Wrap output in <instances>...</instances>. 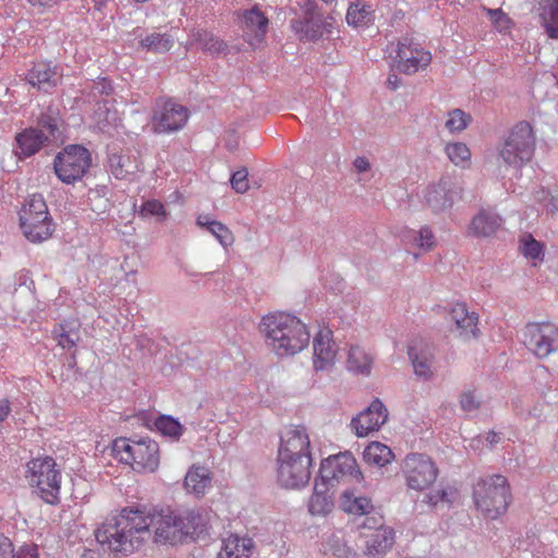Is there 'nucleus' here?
I'll return each instance as SVG.
<instances>
[{
    "label": "nucleus",
    "mask_w": 558,
    "mask_h": 558,
    "mask_svg": "<svg viewBox=\"0 0 558 558\" xmlns=\"http://www.w3.org/2000/svg\"><path fill=\"white\" fill-rule=\"evenodd\" d=\"M179 520L180 513L170 508L157 510L147 506H129L107 518L96 530L95 536L116 556H128L150 538V527L155 529V541L158 543L182 542L183 527Z\"/></svg>",
    "instance_id": "nucleus-1"
},
{
    "label": "nucleus",
    "mask_w": 558,
    "mask_h": 558,
    "mask_svg": "<svg viewBox=\"0 0 558 558\" xmlns=\"http://www.w3.org/2000/svg\"><path fill=\"white\" fill-rule=\"evenodd\" d=\"M259 329L274 349H307L310 344L307 326L287 312L278 311L263 316Z\"/></svg>",
    "instance_id": "nucleus-2"
},
{
    "label": "nucleus",
    "mask_w": 558,
    "mask_h": 558,
    "mask_svg": "<svg viewBox=\"0 0 558 558\" xmlns=\"http://www.w3.org/2000/svg\"><path fill=\"white\" fill-rule=\"evenodd\" d=\"M473 499L476 508L487 518L497 519L508 510L511 502L508 480L500 474L480 478L473 487Z\"/></svg>",
    "instance_id": "nucleus-3"
},
{
    "label": "nucleus",
    "mask_w": 558,
    "mask_h": 558,
    "mask_svg": "<svg viewBox=\"0 0 558 558\" xmlns=\"http://www.w3.org/2000/svg\"><path fill=\"white\" fill-rule=\"evenodd\" d=\"M25 477L29 486L35 488L37 496L46 504L51 506L60 504L62 476L53 458L46 456L28 461Z\"/></svg>",
    "instance_id": "nucleus-4"
},
{
    "label": "nucleus",
    "mask_w": 558,
    "mask_h": 558,
    "mask_svg": "<svg viewBox=\"0 0 558 558\" xmlns=\"http://www.w3.org/2000/svg\"><path fill=\"white\" fill-rule=\"evenodd\" d=\"M535 136L526 121L517 123L505 137L499 149L500 159L509 167L521 169L534 154Z\"/></svg>",
    "instance_id": "nucleus-5"
},
{
    "label": "nucleus",
    "mask_w": 558,
    "mask_h": 558,
    "mask_svg": "<svg viewBox=\"0 0 558 558\" xmlns=\"http://www.w3.org/2000/svg\"><path fill=\"white\" fill-rule=\"evenodd\" d=\"M20 220L25 236L32 242H43L52 234V219L45 198L40 194H33L27 198L22 208Z\"/></svg>",
    "instance_id": "nucleus-6"
},
{
    "label": "nucleus",
    "mask_w": 558,
    "mask_h": 558,
    "mask_svg": "<svg viewBox=\"0 0 558 558\" xmlns=\"http://www.w3.org/2000/svg\"><path fill=\"white\" fill-rule=\"evenodd\" d=\"M302 15L290 21L292 32L301 41H318L325 34H331V23L317 10L314 0H299Z\"/></svg>",
    "instance_id": "nucleus-7"
},
{
    "label": "nucleus",
    "mask_w": 558,
    "mask_h": 558,
    "mask_svg": "<svg viewBox=\"0 0 558 558\" xmlns=\"http://www.w3.org/2000/svg\"><path fill=\"white\" fill-rule=\"evenodd\" d=\"M90 162L88 149L81 145H70L56 156L53 167L57 177L62 182L71 184L83 178Z\"/></svg>",
    "instance_id": "nucleus-8"
},
{
    "label": "nucleus",
    "mask_w": 558,
    "mask_h": 558,
    "mask_svg": "<svg viewBox=\"0 0 558 558\" xmlns=\"http://www.w3.org/2000/svg\"><path fill=\"white\" fill-rule=\"evenodd\" d=\"M432 62V53L413 38L399 39L393 58V66L400 73L413 75L425 70Z\"/></svg>",
    "instance_id": "nucleus-9"
},
{
    "label": "nucleus",
    "mask_w": 558,
    "mask_h": 558,
    "mask_svg": "<svg viewBox=\"0 0 558 558\" xmlns=\"http://www.w3.org/2000/svg\"><path fill=\"white\" fill-rule=\"evenodd\" d=\"M409 488L424 490L428 488L438 475V469L429 457L423 453L408 454L401 465Z\"/></svg>",
    "instance_id": "nucleus-10"
},
{
    "label": "nucleus",
    "mask_w": 558,
    "mask_h": 558,
    "mask_svg": "<svg viewBox=\"0 0 558 558\" xmlns=\"http://www.w3.org/2000/svg\"><path fill=\"white\" fill-rule=\"evenodd\" d=\"M319 476L323 486H333L336 482L339 483L347 477L356 482L363 481V474L359 469L355 458L348 451L323 460Z\"/></svg>",
    "instance_id": "nucleus-11"
},
{
    "label": "nucleus",
    "mask_w": 558,
    "mask_h": 558,
    "mask_svg": "<svg viewBox=\"0 0 558 558\" xmlns=\"http://www.w3.org/2000/svg\"><path fill=\"white\" fill-rule=\"evenodd\" d=\"M440 310L439 314L453 325L463 340L477 339L481 336L480 315L475 311H470L465 302L454 301Z\"/></svg>",
    "instance_id": "nucleus-12"
},
{
    "label": "nucleus",
    "mask_w": 558,
    "mask_h": 558,
    "mask_svg": "<svg viewBox=\"0 0 558 558\" xmlns=\"http://www.w3.org/2000/svg\"><path fill=\"white\" fill-rule=\"evenodd\" d=\"M189 119L186 107L172 100L155 102L151 125L155 133H170L182 129Z\"/></svg>",
    "instance_id": "nucleus-13"
},
{
    "label": "nucleus",
    "mask_w": 558,
    "mask_h": 558,
    "mask_svg": "<svg viewBox=\"0 0 558 558\" xmlns=\"http://www.w3.org/2000/svg\"><path fill=\"white\" fill-rule=\"evenodd\" d=\"M517 337L526 349H558V326L551 322L527 323Z\"/></svg>",
    "instance_id": "nucleus-14"
},
{
    "label": "nucleus",
    "mask_w": 558,
    "mask_h": 558,
    "mask_svg": "<svg viewBox=\"0 0 558 558\" xmlns=\"http://www.w3.org/2000/svg\"><path fill=\"white\" fill-rule=\"evenodd\" d=\"M277 477L281 486L300 488L311 478L312 458H277Z\"/></svg>",
    "instance_id": "nucleus-15"
},
{
    "label": "nucleus",
    "mask_w": 558,
    "mask_h": 558,
    "mask_svg": "<svg viewBox=\"0 0 558 558\" xmlns=\"http://www.w3.org/2000/svg\"><path fill=\"white\" fill-rule=\"evenodd\" d=\"M312 458L306 428L301 425L287 427L280 436L278 458Z\"/></svg>",
    "instance_id": "nucleus-16"
},
{
    "label": "nucleus",
    "mask_w": 558,
    "mask_h": 558,
    "mask_svg": "<svg viewBox=\"0 0 558 558\" xmlns=\"http://www.w3.org/2000/svg\"><path fill=\"white\" fill-rule=\"evenodd\" d=\"M388 418V410L379 399H375L368 408L352 418L351 427L357 437H365L378 430Z\"/></svg>",
    "instance_id": "nucleus-17"
},
{
    "label": "nucleus",
    "mask_w": 558,
    "mask_h": 558,
    "mask_svg": "<svg viewBox=\"0 0 558 558\" xmlns=\"http://www.w3.org/2000/svg\"><path fill=\"white\" fill-rule=\"evenodd\" d=\"M458 195V190L450 178H441L437 183L426 187L424 199L435 213L450 208Z\"/></svg>",
    "instance_id": "nucleus-18"
},
{
    "label": "nucleus",
    "mask_w": 558,
    "mask_h": 558,
    "mask_svg": "<svg viewBox=\"0 0 558 558\" xmlns=\"http://www.w3.org/2000/svg\"><path fill=\"white\" fill-rule=\"evenodd\" d=\"M48 143V135L44 130L29 126L16 133L13 153L19 160L36 155Z\"/></svg>",
    "instance_id": "nucleus-19"
},
{
    "label": "nucleus",
    "mask_w": 558,
    "mask_h": 558,
    "mask_svg": "<svg viewBox=\"0 0 558 558\" xmlns=\"http://www.w3.org/2000/svg\"><path fill=\"white\" fill-rule=\"evenodd\" d=\"M131 464L138 471L154 472L159 465V446L149 438L133 440Z\"/></svg>",
    "instance_id": "nucleus-20"
},
{
    "label": "nucleus",
    "mask_w": 558,
    "mask_h": 558,
    "mask_svg": "<svg viewBox=\"0 0 558 558\" xmlns=\"http://www.w3.org/2000/svg\"><path fill=\"white\" fill-rule=\"evenodd\" d=\"M244 34L251 46L256 47L262 44L267 32L269 20L257 5L244 11L243 13Z\"/></svg>",
    "instance_id": "nucleus-21"
},
{
    "label": "nucleus",
    "mask_w": 558,
    "mask_h": 558,
    "mask_svg": "<svg viewBox=\"0 0 558 558\" xmlns=\"http://www.w3.org/2000/svg\"><path fill=\"white\" fill-rule=\"evenodd\" d=\"M60 78L61 75L58 73L57 66L46 61L34 63L26 74V81L33 87L46 93L53 89L58 85Z\"/></svg>",
    "instance_id": "nucleus-22"
},
{
    "label": "nucleus",
    "mask_w": 558,
    "mask_h": 558,
    "mask_svg": "<svg viewBox=\"0 0 558 558\" xmlns=\"http://www.w3.org/2000/svg\"><path fill=\"white\" fill-rule=\"evenodd\" d=\"M502 223V218L494 209L482 208L472 218L468 232L476 238H486L495 234Z\"/></svg>",
    "instance_id": "nucleus-23"
},
{
    "label": "nucleus",
    "mask_w": 558,
    "mask_h": 558,
    "mask_svg": "<svg viewBox=\"0 0 558 558\" xmlns=\"http://www.w3.org/2000/svg\"><path fill=\"white\" fill-rule=\"evenodd\" d=\"M187 48H196L211 56L225 53L227 44L204 28H193L189 35Z\"/></svg>",
    "instance_id": "nucleus-24"
},
{
    "label": "nucleus",
    "mask_w": 558,
    "mask_h": 558,
    "mask_svg": "<svg viewBox=\"0 0 558 558\" xmlns=\"http://www.w3.org/2000/svg\"><path fill=\"white\" fill-rule=\"evenodd\" d=\"M108 162L111 173L118 180L132 181L141 170V162L138 158L130 151L110 154Z\"/></svg>",
    "instance_id": "nucleus-25"
},
{
    "label": "nucleus",
    "mask_w": 558,
    "mask_h": 558,
    "mask_svg": "<svg viewBox=\"0 0 558 558\" xmlns=\"http://www.w3.org/2000/svg\"><path fill=\"white\" fill-rule=\"evenodd\" d=\"M402 241L409 250H418L417 253H413L415 260L422 253L430 252L436 246V236L428 226H423L418 230H405Z\"/></svg>",
    "instance_id": "nucleus-26"
},
{
    "label": "nucleus",
    "mask_w": 558,
    "mask_h": 558,
    "mask_svg": "<svg viewBox=\"0 0 558 558\" xmlns=\"http://www.w3.org/2000/svg\"><path fill=\"white\" fill-rule=\"evenodd\" d=\"M93 121L100 132L111 135L120 125L122 119L120 112L113 107L112 101L104 100L94 110Z\"/></svg>",
    "instance_id": "nucleus-27"
},
{
    "label": "nucleus",
    "mask_w": 558,
    "mask_h": 558,
    "mask_svg": "<svg viewBox=\"0 0 558 558\" xmlns=\"http://www.w3.org/2000/svg\"><path fill=\"white\" fill-rule=\"evenodd\" d=\"M395 533L393 530L380 525L368 536L366 542V553L373 558L383 557L393 545Z\"/></svg>",
    "instance_id": "nucleus-28"
},
{
    "label": "nucleus",
    "mask_w": 558,
    "mask_h": 558,
    "mask_svg": "<svg viewBox=\"0 0 558 558\" xmlns=\"http://www.w3.org/2000/svg\"><path fill=\"white\" fill-rule=\"evenodd\" d=\"M196 225L213 234L225 248L231 246L234 242L232 231L225 223L213 219L208 214L198 215Z\"/></svg>",
    "instance_id": "nucleus-29"
},
{
    "label": "nucleus",
    "mask_w": 558,
    "mask_h": 558,
    "mask_svg": "<svg viewBox=\"0 0 558 558\" xmlns=\"http://www.w3.org/2000/svg\"><path fill=\"white\" fill-rule=\"evenodd\" d=\"M253 541L248 537L229 535L222 541L218 558H248L252 554Z\"/></svg>",
    "instance_id": "nucleus-30"
},
{
    "label": "nucleus",
    "mask_w": 558,
    "mask_h": 558,
    "mask_svg": "<svg viewBox=\"0 0 558 558\" xmlns=\"http://www.w3.org/2000/svg\"><path fill=\"white\" fill-rule=\"evenodd\" d=\"M414 373L423 380L433 378L437 371V361L433 351H408Z\"/></svg>",
    "instance_id": "nucleus-31"
},
{
    "label": "nucleus",
    "mask_w": 558,
    "mask_h": 558,
    "mask_svg": "<svg viewBox=\"0 0 558 558\" xmlns=\"http://www.w3.org/2000/svg\"><path fill=\"white\" fill-rule=\"evenodd\" d=\"M180 526H182V539L196 538L203 534L207 526V518L197 510H187L180 513Z\"/></svg>",
    "instance_id": "nucleus-32"
},
{
    "label": "nucleus",
    "mask_w": 558,
    "mask_h": 558,
    "mask_svg": "<svg viewBox=\"0 0 558 558\" xmlns=\"http://www.w3.org/2000/svg\"><path fill=\"white\" fill-rule=\"evenodd\" d=\"M328 486L315 483L314 493L308 502V511L313 515H326L333 508V500L328 494Z\"/></svg>",
    "instance_id": "nucleus-33"
},
{
    "label": "nucleus",
    "mask_w": 558,
    "mask_h": 558,
    "mask_svg": "<svg viewBox=\"0 0 558 558\" xmlns=\"http://www.w3.org/2000/svg\"><path fill=\"white\" fill-rule=\"evenodd\" d=\"M211 478L207 469L203 466H193L189 470L184 486L189 493H193L196 496L205 494L207 487H209Z\"/></svg>",
    "instance_id": "nucleus-34"
},
{
    "label": "nucleus",
    "mask_w": 558,
    "mask_h": 558,
    "mask_svg": "<svg viewBox=\"0 0 558 558\" xmlns=\"http://www.w3.org/2000/svg\"><path fill=\"white\" fill-rule=\"evenodd\" d=\"M519 251L525 258L531 260L533 266L544 260V245L542 242L534 239L531 233H524L520 236Z\"/></svg>",
    "instance_id": "nucleus-35"
},
{
    "label": "nucleus",
    "mask_w": 558,
    "mask_h": 558,
    "mask_svg": "<svg viewBox=\"0 0 558 558\" xmlns=\"http://www.w3.org/2000/svg\"><path fill=\"white\" fill-rule=\"evenodd\" d=\"M340 506L343 511L355 515H363L369 513L373 505L369 498L364 496H355L352 492L345 490L340 500Z\"/></svg>",
    "instance_id": "nucleus-36"
},
{
    "label": "nucleus",
    "mask_w": 558,
    "mask_h": 558,
    "mask_svg": "<svg viewBox=\"0 0 558 558\" xmlns=\"http://www.w3.org/2000/svg\"><path fill=\"white\" fill-rule=\"evenodd\" d=\"M541 21L547 36L558 39V0H548L542 5Z\"/></svg>",
    "instance_id": "nucleus-37"
},
{
    "label": "nucleus",
    "mask_w": 558,
    "mask_h": 558,
    "mask_svg": "<svg viewBox=\"0 0 558 558\" xmlns=\"http://www.w3.org/2000/svg\"><path fill=\"white\" fill-rule=\"evenodd\" d=\"M173 44V37L166 33H150L140 41L142 48L154 53H166L172 48Z\"/></svg>",
    "instance_id": "nucleus-38"
},
{
    "label": "nucleus",
    "mask_w": 558,
    "mask_h": 558,
    "mask_svg": "<svg viewBox=\"0 0 558 558\" xmlns=\"http://www.w3.org/2000/svg\"><path fill=\"white\" fill-rule=\"evenodd\" d=\"M363 458L368 464L384 466L391 461L393 454L388 446L374 441L364 449Z\"/></svg>",
    "instance_id": "nucleus-39"
},
{
    "label": "nucleus",
    "mask_w": 558,
    "mask_h": 558,
    "mask_svg": "<svg viewBox=\"0 0 558 558\" xmlns=\"http://www.w3.org/2000/svg\"><path fill=\"white\" fill-rule=\"evenodd\" d=\"M374 357L366 351H348L347 368L349 372L369 375Z\"/></svg>",
    "instance_id": "nucleus-40"
},
{
    "label": "nucleus",
    "mask_w": 558,
    "mask_h": 558,
    "mask_svg": "<svg viewBox=\"0 0 558 558\" xmlns=\"http://www.w3.org/2000/svg\"><path fill=\"white\" fill-rule=\"evenodd\" d=\"M445 154L457 167L468 168L471 162V150L465 143L449 142L445 145Z\"/></svg>",
    "instance_id": "nucleus-41"
},
{
    "label": "nucleus",
    "mask_w": 558,
    "mask_h": 558,
    "mask_svg": "<svg viewBox=\"0 0 558 558\" xmlns=\"http://www.w3.org/2000/svg\"><path fill=\"white\" fill-rule=\"evenodd\" d=\"M114 88L111 80L107 77H99L93 81L88 87L87 98L89 101H95L96 105L102 104L104 100H110L109 97L113 95Z\"/></svg>",
    "instance_id": "nucleus-42"
},
{
    "label": "nucleus",
    "mask_w": 558,
    "mask_h": 558,
    "mask_svg": "<svg viewBox=\"0 0 558 558\" xmlns=\"http://www.w3.org/2000/svg\"><path fill=\"white\" fill-rule=\"evenodd\" d=\"M345 17L349 25L355 27L365 26L372 21L371 7L362 1L352 3L347 11Z\"/></svg>",
    "instance_id": "nucleus-43"
},
{
    "label": "nucleus",
    "mask_w": 558,
    "mask_h": 558,
    "mask_svg": "<svg viewBox=\"0 0 558 558\" xmlns=\"http://www.w3.org/2000/svg\"><path fill=\"white\" fill-rule=\"evenodd\" d=\"M157 430L172 440H179L182 436L184 427L183 425L171 415H160L155 421Z\"/></svg>",
    "instance_id": "nucleus-44"
},
{
    "label": "nucleus",
    "mask_w": 558,
    "mask_h": 558,
    "mask_svg": "<svg viewBox=\"0 0 558 558\" xmlns=\"http://www.w3.org/2000/svg\"><path fill=\"white\" fill-rule=\"evenodd\" d=\"M52 338L61 349H72L80 340L78 330L60 324L52 330Z\"/></svg>",
    "instance_id": "nucleus-45"
},
{
    "label": "nucleus",
    "mask_w": 558,
    "mask_h": 558,
    "mask_svg": "<svg viewBox=\"0 0 558 558\" xmlns=\"http://www.w3.org/2000/svg\"><path fill=\"white\" fill-rule=\"evenodd\" d=\"M471 116L461 109H453L448 112L445 128L450 133H459L468 128L471 122Z\"/></svg>",
    "instance_id": "nucleus-46"
},
{
    "label": "nucleus",
    "mask_w": 558,
    "mask_h": 558,
    "mask_svg": "<svg viewBox=\"0 0 558 558\" xmlns=\"http://www.w3.org/2000/svg\"><path fill=\"white\" fill-rule=\"evenodd\" d=\"M133 440L134 439L118 438L113 441L112 451L123 463L131 464Z\"/></svg>",
    "instance_id": "nucleus-47"
},
{
    "label": "nucleus",
    "mask_w": 558,
    "mask_h": 558,
    "mask_svg": "<svg viewBox=\"0 0 558 558\" xmlns=\"http://www.w3.org/2000/svg\"><path fill=\"white\" fill-rule=\"evenodd\" d=\"M337 351H314L313 366L316 372L330 371L335 365Z\"/></svg>",
    "instance_id": "nucleus-48"
},
{
    "label": "nucleus",
    "mask_w": 558,
    "mask_h": 558,
    "mask_svg": "<svg viewBox=\"0 0 558 558\" xmlns=\"http://www.w3.org/2000/svg\"><path fill=\"white\" fill-rule=\"evenodd\" d=\"M140 214L143 217L157 216L165 219L168 215L165 205L158 199H147L142 206Z\"/></svg>",
    "instance_id": "nucleus-49"
},
{
    "label": "nucleus",
    "mask_w": 558,
    "mask_h": 558,
    "mask_svg": "<svg viewBox=\"0 0 558 558\" xmlns=\"http://www.w3.org/2000/svg\"><path fill=\"white\" fill-rule=\"evenodd\" d=\"M332 337V330L328 326L319 325L313 338V349H330Z\"/></svg>",
    "instance_id": "nucleus-50"
},
{
    "label": "nucleus",
    "mask_w": 558,
    "mask_h": 558,
    "mask_svg": "<svg viewBox=\"0 0 558 558\" xmlns=\"http://www.w3.org/2000/svg\"><path fill=\"white\" fill-rule=\"evenodd\" d=\"M460 408L464 412H473L481 408L482 400L474 390H465L460 395Z\"/></svg>",
    "instance_id": "nucleus-51"
},
{
    "label": "nucleus",
    "mask_w": 558,
    "mask_h": 558,
    "mask_svg": "<svg viewBox=\"0 0 558 558\" xmlns=\"http://www.w3.org/2000/svg\"><path fill=\"white\" fill-rule=\"evenodd\" d=\"M38 130H44V132L48 135V141L51 136H54L56 131L58 130V121L57 118L49 113H41L37 120Z\"/></svg>",
    "instance_id": "nucleus-52"
},
{
    "label": "nucleus",
    "mask_w": 558,
    "mask_h": 558,
    "mask_svg": "<svg viewBox=\"0 0 558 558\" xmlns=\"http://www.w3.org/2000/svg\"><path fill=\"white\" fill-rule=\"evenodd\" d=\"M248 172L246 168H242L235 172L232 173L230 182L232 189L236 193H245L248 190V180H247Z\"/></svg>",
    "instance_id": "nucleus-53"
},
{
    "label": "nucleus",
    "mask_w": 558,
    "mask_h": 558,
    "mask_svg": "<svg viewBox=\"0 0 558 558\" xmlns=\"http://www.w3.org/2000/svg\"><path fill=\"white\" fill-rule=\"evenodd\" d=\"M487 14L498 32H506L510 28V20L500 9H488Z\"/></svg>",
    "instance_id": "nucleus-54"
},
{
    "label": "nucleus",
    "mask_w": 558,
    "mask_h": 558,
    "mask_svg": "<svg viewBox=\"0 0 558 558\" xmlns=\"http://www.w3.org/2000/svg\"><path fill=\"white\" fill-rule=\"evenodd\" d=\"M427 497L428 502L432 506H437L439 502H450V499L448 498V493L444 488L430 493Z\"/></svg>",
    "instance_id": "nucleus-55"
},
{
    "label": "nucleus",
    "mask_w": 558,
    "mask_h": 558,
    "mask_svg": "<svg viewBox=\"0 0 558 558\" xmlns=\"http://www.w3.org/2000/svg\"><path fill=\"white\" fill-rule=\"evenodd\" d=\"M0 558H14V550L8 537H0Z\"/></svg>",
    "instance_id": "nucleus-56"
},
{
    "label": "nucleus",
    "mask_w": 558,
    "mask_h": 558,
    "mask_svg": "<svg viewBox=\"0 0 558 558\" xmlns=\"http://www.w3.org/2000/svg\"><path fill=\"white\" fill-rule=\"evenodd\" d=\"M14 558H38V549L35 545H25L14 554Z\"/></svg>",
    "instance_id": "nucleus-57"
},
{
    "label": "nucleus",
    "mask_w": 558,
    "mask_h": 558,
    "mask_svg": "<svg viewBox=\"0 0 558 558\" xmlns=\"http://www.w3.org/2000/svg\"><path fill=\"white\" fill-rule=\"evenodd\" d=\"M353 167L357 173H363L371 169V163L366 157L359 156L354 159Z\"/></svg>",
    "instance_id": "nucleus-58"
},
{
    "label": "nucleus",
    "mask_w": 558,
    "mask_h": 558,
    "mask_svg": "<svg viewBox=\"0 0 558 558\" xmlns=\"http://www.w3.org/2000/svg\"><path fill=\"white\" fill-rule=\"evenodd\" d=\"M150 347L161 349L163 347V343L155 342L150 338H147L146 336H141L138 339V349H148Z\"/></svg>",
    "instance_id": "nucleus-59"
},
{
    "label": "nucleus",
    "mask_w": 558,
    "mask_h": 558,
    "mask_svg": "<svg viewBox=\"0 0 558 558\" xmlns=\"http://www.w3.org/2000/svg\"><path fill=\"white\" fill-rule=\"evenodd\" d=\"M11 413V403L8 399H0V423Z\"/></svg>",
    "instance_id": "nucleus-60"
},
{
    "label": "nucleus",
    "mask_w": 558,
    "mask_h": 558,
    "mask_svg": "<svg viewBox=\"0 0 558 558\" xmlns=\"http://www.w3.org/2000/svg\"><path fill=\"white\" fill-rule=\"evenodd\" d=\"M27 2L33 7L46 9L52 7L54 0H27Z\"/></svg>",
    "instance_id": "nucleus-61"
},
{
    "label": "nucleus",
    "mask_w": 558,
    "mask_h": 558,
    "mask_svg": "<svg viewBox=\"0 0 558 558\" xmlns=\"http://www.w3.org/2000/svg\"><path fill=\"white\" fill-rule=\"evenodd\" d=\"M387 83L392 90H396L400 86V78L397 74H390Z\"/></svg>",
    "instance_id": "nucleus-62"
},
{
    "label": "nucleus",
    "mask_w": 558,
    "mask_h": 558,
    "mask_svg": "<svg viewBox=\"0 0 558 558\" xmlns=\"http://www.w3.org/2000/svg\"><path fill=\"white\" fill-rule=\"evenodd\" d=\"M486 440L488 441V444L490 446H494L496 445L497 442H499L500 440V436L499 434L495 433V432H489L487 437H486Z\"/></svg>",
    "instance_id": "nucleus-63"
},
{
    "label": "nucleus",
    "mask_w": 558,
    "mask_h": 558,
    "mask_svg": "<svg viewBox=\"0 0 558 558\" xmlns=\"http://www.w3.org/2000/svg\"><path fill=\"white\" fill-rule=\"evenodd\" d=\"M550 352H551V351L546 350V351H544V353H543V354H536V355H537L539 359H543V357H545V356H546L548 353H550Z\"/></svg>",
    "instance_id": "nucleus-64"
}]
</instances>
